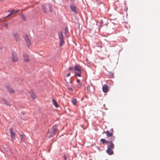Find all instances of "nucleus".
<instances>
[{
	"label": "nucleus",
	"instance_id": "nucleus-5",
	"mask_svg": "<svg viewBox=\"0 0 160 160\" xmlns=\"http://www.w3.org/2000/svg\"><path fill=\"white\" fill-rule=\"evenodd\" d=\"M5 88H7V90L10 93L12 94L14 92V91L10 85H7L5 86Z\"/></svg>",
	"mask_w": 160,
	"mask_h": 160
},
{
	"label": "nucleus",
	"instance_id": "nucleus-34",
	"mask_svg": "<svg viewBox=\"0 0 160 160\" xmlns=\"http://www.w3.org/2000/svg\"><path fill=\"white\" fill-rule=\"evenodd\" d=\"M70 73H68L67 74V77H68L69 76H70Z\"/></svg>",
	"mask_w": 160,
	"mask_h": 160
},
{
	"label": "nucleus",
	"instance_id": "nucleus-14",
	"mask_svg": "<svg viewBox=\"0 0 160 160\" xmlns=\"http://www.w3.org/2000/svg\"><path fill=\"white\" fill-rule=\"evenodd\" d=\"M54 135H55V134H54L52 132L50 131L49 132H48L47 133V136L48 138H50L53 137Z\"/></svg>",
	"mask_w": 160,
	"mask_h": 160
},
{
	"label": "nucleus",
	"instance_id": "nucleus-35",
	"mask_svg": "<svg viewBox=\"0 0 160 160\" xmlns=\"http://www.w3.org/2000/svg\"><path fill=\"white\" fill-rule=\"evenodd\" d=\"M5 26L7 28H8V24H6L5 25Z\"/></svg>",
	"mask_w": 160,
	"mask_h": 160
},
{
	"label": "nucleus",
	"instance_id": "nucleus-20",
	"mask_svg": "<svg viewBox=\"0 0 160 160\" xmlns=\"http://www.w3.org/2000/svg\"><path fill=\"white\" fill-rule=\"evenodd\" d=\"M20 136L21 137V140L22 142H24L25 141V135L23 133H22V134L20 135Z\"/></svg>",
	"mask_w": 160,
	"mask_h": 160
},
{
	"label": "nucleus",
	"instance_id": "nucleus-30",
	"mask_svg": "<svg viewBox=\"0 0 160 160\" xmlns=\"http://www.w3.org/2000/svg\"><path fill=\"white\" fill-rule=\"evenodd\" d=\"M63 158H64V160H67V157H66V155H64Z\"/></svg>",
	"mask_w": 160,
	"mask_h": 160
},
{
	"label": "nucleus",
	"instance_id": "nucleus-17",
	"mask_svg": "<svg viewBox=\"0 0 160 160\" xmlns=\"http://www.w3.org/2000/svg\"><path fill=\"white\" fill-rule=\"evenodd\" d=\"M71 102L74 105H76L77 104V101L75 98H72L71 100Z\"/></svg>",
	"mask_w": 160,
	"mask_h": 160
},
{
	"label": "nucleus",
	"instance_id": "nucleus-40",
	"mask_svg": "<svg viewBox=\"0 0 160 160\" xmlns=\"http://www.w3.org/2000/svg\"><path fill=\"white\" fill-rule=\"evenodd\" d=\"M1 0V1H3V0Z\"/></svg>",
	"mask_w": 160,
	"mask_h": 160
},
{
	"label": "nucleus",
	"instance_id": "nucleus-19",
	"mask_svg": "<svg viewBox=\"0 0 160 160\" xmlns=\"http://www.w3.org/2000/svg\"><path fill=\"white\" fill-rule=\"evenodd\" d=\"M53 104L54 105L56 108H58L59 105L57 102L54 99H52Z\"/></svg>",
	"mask_w": 160,
	"mask_h": 160
},
{
	"label": "nucleus",
	"instance_id": "nucleus-26",
	"mask_svg": "<svg viewBox=\"0 0 160 160\" xmlns=\"http://www.w3.org/2000/svg\"><path fill=\"white\" fill-rule=\"evenodd\" d=\"M114 147V145L112 142H111V148H113Z\"/></svg>",
	"mask_w": 160,
	"mask_h": 160
},
{
	"label": "nucleus",
	"instance_id": "nucleus-13",
	"mask_svg": "<svg viewBox=\"0 0 160 160\" xmlns=\"http://www.w3.org/2000/svg\"><path fill=\"white\" fill-rule=\"evenodd\" d=\"M23 57L25 61L28 62L29 61L28 55L26 53L23 54Z\"/></svg>",
	"mask_w": 160,
	"mask_h": 160
},
{
	"label": "nucleus",
	"instance_id": "nucleus-8",
	"mask_svg": "<svg viewBox=\"0 0 160 160\" xmlns=\"http://www.w3.org/2000/svg\"><path fill=\"white\" fill-rule=\"evenodd\" d=\"M64 34L67 38L69 37V33L68 30V28L67 26H65L64 28Z\"/></svg>",
	"mask_w": 160,
	"mask_h": 160
},
{
	"label": "nucleus",
	"instance_id": "nucleus-7",
	"mask_svg": "<svg viewBox=\"0 0 160 160\" xmlns=\"http://www.w3.org/2000/svg\"><path fill=\"white\" fill-rule=\"evenodd\" d=\"M13 129L12 128H11L10 129L9 131L11 138L12 140H14L15 138L16 133L13 132Z\"/></svg>",
	"mask_w": 160,
	"mask_h": 160
},
{
	"label": "nucleus",
	"instance_id": "nucleus-4",
	"mask_svg": "<svg viewBox=\"0 0 160 160\" xmlns=\"http://www.w3.org/2000/svg\"><path fill=\"white\" fill-rule=\"evenodd\" d=\"M58 125L56 124L54 126H53L51 129V132H52L55 135H56V134L57 132L58 131V128H57V126Z\"/></svg>",
	"mask_w": 160,
	"mask_h": 160
},
{
	"label": "nucleus",
	"instance_id": "nucleus-21",
	"mask_svg": "<svg viewBox=\"0 0 160 160\" xmlns=\"http://www.w3.org/2000/svg\"><path fill=\"white\" fill-rule=\"evenodd\" d=\"M74 76H78L79 77H81V71L80 72H75L74 73Z\"/></svg>",
	"mask_w": 160,
	"mask_h": 160
},
{
	"label": "nucleus",
	"instance_id": "nucleus-16",
	"mask_svg": "<svg viewBox=\"0 0 160 160\" xmlns=\"http://www.w3.org/2000/svg\"><path fill=\"white\" fill-rule=\"evenodd\" d=\"M102 89L103 92L104 93H107L108 91V88L107 86L103 87Z\"/></svg>",
	"mask_w": 160,
	"mask_h": 160
},
{
	"label": "nucleus",
	"instance_id": "nucleus-23",
	"mask_svg": "<svg viewBox=\"0 0 160 160\" xmlns=\"http://www.w3.org/2000/svg\"><path fill=\"white\" fill-rule=\"evenodd\" d=\"M68 70L71 71H75V67H69L68 69Z\"/></svg>",
	"mask_w": 160,
	"mask_h": 160
},
{
	"label": "nucleus",
	"instance_id": "nucleus-2",
	"mask_svg": "<svg viewBox=\"0 0 160 160\" xmlns=\"http://www.w3.org/2000/svg\"><path fill=\"white\" fill-rule=\"evenodd\" d=\"M58 36L59 40L60 46V47H62L63 45L64 42L63 33L62 31L60 30L58 32Z\"/></svg>",
	"mask_w": 160,
	"mask_h": 160
},
{
	"label": "nucleus",
	"instance_id": "nucleus-32",
	"mask_svg": "<svg viewBox=\"0 0 160 160\" xmlns=\"http://www.w3.org/2000/svg\"><path fill=\"white\" fill-rule=\"evenodd\" d=\"M77 82L78 83H79L80 82V80L79 79H78L77 81Z\"/></svg>",
	"mask_w": 160,
	"mask_h": 160
},
{
	"label": "nucleus",
	"instance_id": "nucleus-22",
	"mask_svg": "<svg viewBox=\"0 0 160 160\" xmlns=\"http://www.w3.org/2000/svg\"><path fill=\"white\" fill-rule=\"evenodd\" d=\"M42 10H43V12L45 13H46L47 12V11L45 9V6H44V5H42Z\"/></svg>",
	"mask_w": 160,
	"mask_h": 160
},
{
	"label": "nucleus",
	"instance_id": "nucleus-12",
	"mask_svg": "<svg viewBox=\"0 0 160 160\" xmlns=\"http://www.w3.org/2000/svg\"><path fill=\"white\" fill-rule=\"evenodd\" d=\"M19 10H12L11 11L10 10L8 11V12H11V13L10 14H8L7 16L5 17L4 18H5L8 17L10 15H11L12 13H16L17 12H19Z\"/></svg>",
	"mask_w": 160,
	"mask_h": 160
},
{
	"label": "nucleus",
	"instance_id": "nucleus-3",
	"mask_svg": "<svg viewBox=\"0 0 160 160\" xmlns=\"http://www.w3.org/2000/svg\"><path fill=\"white\" fill-rule=\"evenodd\" d=\"M24 38L28 45V47H30L31 45V42L28 36L26 35L24 37Z\"/></svg>",
	"mask_w": 160,
	"mask_h": 160
},
{
	"label": "nucleus",
	"instance_id": "nucleus-29",
	"mask_svg": "<svg viewBox=\"0 0 160 160\" xmlns=\"http://www.w3.org/2000/svg\"><path fill=\"white\" fill-rule=\"evenodd\" d=\"M87 90L90 91V87L89 86H88L87 87Z\"/></svg>",
	"mask_w": 160,
	"mask_h": 160
},
{
	"label": "nucleus",
	"instance_id": "nucleus-18",
	"mask_svg": "<svg viewBox=\"0 0 160 160\" xmlns=\"http://www.w3.org/2000/svg\"><path fill=\"white\" fill-rule=\"evenodd\" d=\"M30 94L33 99H34L36 98V95H35V93L32 91H31L30 92Z\"/></svg>",
	"mask_w": 160,
	"mask_h": 160
},
{
	"label": "nucleus",
	"instance_id": "nucleus-15",
	"mask_svg": "<svg viewBox=\"0 0 160 160\" xmlns=\"http://www.w3.org/2000/svg\"><path fill=\"white\" fill-rule=\"evenodd\" d=\"M2 100L4 102V104L6 105L7 106H10L11 104H10L8 102V101L4 99V98H2Z\"/></svg>",
	"mask_w": 160,
	"mask_h": 160
},
{
	"label": "nucleus",
	"instance_id": "nucleus-10",
	"mask_svg": "<svg viewBox=\"0 0 160 160\" xmlns=\"http://www.w3.org/2000/svg\"><path fill=\"white\" fill-rule=\"evenodd\" d=\"M70 7L73 12L76 13H77V12L76 11V8L74 5H71L70 6Z\"/></svg>",
	"mask_w": 160,
	"mask_h": 160
},
{
	"label": "nucleus",
	"instance_id": "nucleus-33",
	"mask_svg": "<svg viewBox=\"0 0 160 160\" xmlns=\"http://www.w3.org/2000/svg\"><path fill=\"white\" fill-rule=\"evenodd\" d=\"M113 153V151L111 150V155Z\"/></svg>",
	"mask_w": 160,
	"mask_h": 160
},
{
	"label": "nucleus",
	"instance_id": "nucleus-1",
	"mask_svg": "<svg viewBox=\"0 0 160 160\" xmlns=\"http://www.w3.org/2000/svg\"><path fill=\"white\" fill-rule=\"evenodd\" d=\"M100 140L104 145H108V149L106 152L108 155H110V141H107L103 138L101 139Z\"/></svg>",
	"mask_w": 160,
	"mask_h": 160
},
{
	"label": "nucleus",
	"instance_id": "nucleus-9",
	"mask_svg": "<svg viewBox=\"0 0 160 160\" xmlns=\"http://www.w3.org/2000/svg\"><path fill=\"white\" fill-rule=\"evenodd\" d=\"M75 71L80 72L81 71V68L78 65H76L75 66Z\"/></svg>",
	"mask_w": 160,
	"mask_h": 160
},
{
	"label": "nucleus",
	"instance_id": "nucleus-39",
	"mask_svg": "<svg viewBox=\"0 0 160 160\" xmlns=\"http://www.w3.org/2000/svg\"><path fill=\"white\" fill-rule=\"evenodd\" d=\"M0 49H2V47H0Z\"/></svg>",
	"mask_w": 160,
	"mask_h": 160
},
{
	"label": "nucleus",
	"instance_id": "nucleus-38",
	"mask_svg": "<svg viewBox=\"0 0 160 160\" xmlns=\"http://www.w3.org/2000/svg\"><path fill=\"white\" fill-rule=\"evenodd\" d=\"M22 133H23L22 132H21V133H19V134L20 136V135L22 134Z\"/></svg>",
	"mask_w": 160,
	"mask_h": 160
},
{
	"label": "nucleus",
	"instance_id": "nucleus-28",
	"mask_svg": "<svg viewBox=\"0 0 160 160\" xmlns=\"http://www.w3.org/2000/svg\"><path fill=\"white\" fill-rule=\"evenodd\" d=\"M68 90H69V91H73V90L72 89V88H68Z\"/></svg>",
	"mask_w": 160,
	"mask_h": 160
},
{
	"label": "nucleus",
	"instance_id": "nucleus-41",
	"mask_svg": "<svg viewBox=\"0 0 160 160\" xmlns=\"http://www.w3.org/2000/svg\"><path fill=\"white\" fill-rule=\"evenodd\" d=\"M70 0V1H72V0Z\"/></svg>",
	"mask_w": 160,
	"mask_h": 160
},
{
	"label": "nucleus",
	"instance_id": "nucleus-11",
	"mask_svg": "<svg viewBox=\"0 0 160 160\" xmlns=\"http://www.w3.org/2000/svg\"><path fill=\"white\" fill-rule=\"evenodd\" d=\"M13 36H14L16 41L17 42H18L19 41V39L18 33L17 32L13 34Z\"/></svg>",
	"mask_w": 160,
	"mask_h": 160
},
{
	"label": "nucleus",
	"instance_id": "nucleus-24",
	"mask_svg": "<svg viewBox=\"0 0 160 160\" xmlns=\"http://www.w3.org/2000/svg\"><path fill=\"white\" fill-rule=\"evenodd\" d=\"M104 132L106 133L107 137H110V132L109 131H107L106 132L104 131Z\"/></svg>",
	"mask_w": 160,
	"mask_h": 160
},
{
	"label": "nucleus",
	"instance_id": "nucleus-36",
	"mask_svg": "<svg viewBox=\"0 0 160 160\" xmlns=\"http://www.w3.org/2000/svg\"><path fill=\"white\" fill-rule=\"evenodd\" d=\"M113 74H112V75H111V77L110 78H113Z\"/></svg>",
	"mask_w": 160,
	"mask_h": 160
},
{
	"label": "nucleus",
	"instance_id": "nucleus-25",
	"mask_svg": "<svg viewBox=\"0 0 160 160\" xmlns=\"http://www.w3.org/2000/svg\"><path fill=\"white\" fill-rule=\"evenodd\" d=\"M21 17L22 18L23 20L24 21H25L26 20V18L24 15L23 14H22L21 15Z\"/></svg>",
	"mask_w": 160,
	"mask_h": 160
},
{
	"label": "nucleus",
	"instance_id": "nucleus-6",
	"mask_svg": "<svg viewBox=\"0 0 160 160\" xmlns=\"http://www.w3.org/2000/svg\"><path fill=\"white\" fill-rule=\"evenodd\" d=\"M12 59L13 62H15L18 61V58L16 53L15 52H12Z\"/></svg>",
	"mask_w": 160,
	"mask_h": 160
},
{
	"label": "nucleus",
	"instance_id": "nucleus-37",
	"mask_svg": "<svg viewBox=\"0 0 160 160\" xmlns=\"http://www.w3.org/2000/svg\"><path fill=\"white\" fill-rule=\"evenodd\" d=\"M81 85V84H79L78 85V87H80Z\"/></svg>",
	"mask_w": 160,
	"mask_h": 160
},
{
	"label": "nucleus",
	"instance_id": "nucleus-27",
	"mask_svg": "<svg viewBox=\"0 0 160 160\" xmlns=\"http://www.w3.org/2000/svg\"><path fill=\"white\" fill-rule=\"evenodd\" d=\"M49 8L50 11L51 12H52V6L51 5H49Z\"/></svg>",
	"mask_w": 160,
	"mask_h": 160
},
{
	"label": "nucleus",
	"instance_id": "nucleus-31",
	"mask_svg": "<svg viewBox=\"0 0 160 160\" xmlns=\"http://www.w3.org/2000/svg\"><path fill=\"white\" fill-rule=\"evenodd\" d=\"M110 135H111V137L112 138L111 139H114V137H112V133H111Z\"/></svg>",
	"mask_w": 160,
	"mask_h": 160
}]
</instances>
